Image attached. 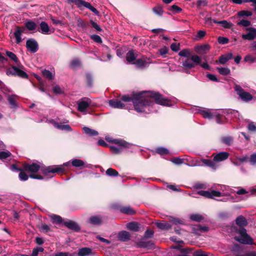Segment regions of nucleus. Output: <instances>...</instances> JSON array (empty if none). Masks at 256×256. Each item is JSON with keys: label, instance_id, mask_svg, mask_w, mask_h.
Instances as JSON below:
<instances>
[{"label": "nucleus", "instance_id": "obj_1", "mask_svg": "<svg viewBox=\"0 0 256 256\" xmlns=\"http://www.w3.org/2000/svg\"><path fill=\"white\" fill-rule=\"evenodd\" d=\"M152 99L154 100L158 104L171 106L170 101L164 98L163 96L156 92H142L133 94L132 96L124 95L122 96V100L124 102H132L135 110L138 112L148 113L152 112V106L153 102Z\"/></svg>", "mask_w": 256, "mask_h": 256}, {"label": "nucleus", "instance_id": "obj_2", "mask_svg": "<svg viewBox=\"0 0 256 256\" xmlns=\"http://www.w3.org/2000/svg\"><path fill=\"white\" fill-rule=\"evenodd\" d=\"M70 166V162H68L64 163L62 165L54 166L43 168L40 164L32 163V164H25L24 166V170L28 172L32 173L36 172L40 170H41L44 174L48 175L49 173H63L65 171L64 167Z\"/></svg>", "mask_w": 256, "mask_h": 256}, {"label": "nucleus", "instance_id": "obj_3", "mask_svg": "<svg viewBox=\"0 0 256 256\" xmlns=\"http://www.w3.org/2000/svg\"><path fill=\"white\" fill-rule=\"evenodd\" d=\"M213 156L214 159L212 160L208 159H202L201 162L204 165L215 170L218 166L216 163L226 160L228 158L229 153L222 152L216 154H213Z\"/></svg>", "mask_w": 256, "mask_h": 256}, {"label": "nucleus", "instance_id": "obj_4", "mask_svg": "<svg viewBox=\"0 0 256 256\" xmlns=\"http://www.w3.org/2000/svg\"><path fill=\"white\" fill-rule=\"evenodd\" d=\"M109 142L116 145L110 146L112 152L116 154H120L124 149L129 148L130 146V144L122 139H114Z\"/></svg>", "mask_w": 256, "mask_h": 256}, {"label": "nucleus", "instance_id": "obj_5", "mask_svg": "<svg viewBox=\"0 0 256 256\" xmlns=\"http://www.w3.org/2000/svg\"><path fill=\"white\" fill-rule=\"evenodd\" d=\"M238 232L240 236H235V240L239 242L244 244L252 245L253 244V240L252 238L248 234L246 230L244 228L240 229Z\"/></svg>", "mask_w": 256, "mask_h": 256}, {"label": "nucleus", "instance_id": "obj_6", "mask_svg": "<svg viewBox=\"0 0 256 256\" xmlns=\"http://www.w3.org/2000/svg\"><path fill=\"white\" fill-rule=\"evenodd\" d=\"M202 116L205 118L212 119L216 118V122L218 124L222 123L220 116H222L221 112L218 110H202L200 112Z\"/></svg>", "mask_w": 256, "mask_h": 256}, {"label": "nucleus", "instance_id": "obj_7", "mask_svg": "<svg viewBox=\"0 0 256 256\" xmlns=\"http://www.w3.org/2000/svg\"><path fill=\"white\" fill-rule=\"evenodd\" d=\"M234 90L242 100L247 102L252 100V96L249 92H245L240 86L236 85Z\"/></svg>", "mask_w": 256, "mask_h": 256}, {"label": "nucleus", "instance_id": "obj_8", "mask_svg": "<svg viewBox=\"0 0 256 256\" xmlns=\"http://www.w3.org/2000/svg\"><path fill=\"white\" fill-rule=\"evenodd\" d=\"M78 110L84 114H86V110L91 104V100L87 98H84L77 102Z\"/></svg>", "mask_w": 256, "mask_h": 256}, {"label": "nucleus", "instance_id": "obj_9", "mask_svg": "<svg viewBox=\"0 0 256 256\" xmlns=\"http://www.w3.org/2000/svg\"><path fill=\"white\" fill-rule=\"evenodd\" d=\"M6 74L17 76L22 78H27L28 76L26 72L20 70L17 67L13 66L6 70Z\"/></svg>", "mask_w": 256, "mask_h": 256}, {"label": "nucleus", "instance_id": "obj_10", "mask_svg": "<svg viewBox=\"0 0 256 256\" xmlns=\"http://www.w3.org/2000/svg\"><path fill=\"white\" fill-rule=\"evenodd\" d=\"M198 194L203 196L211 198H216V197H220L224 195V193L216 190H212L210 192L200 190L198 192Z\"/></svg>", "mask_w": 256, "mask_h": 256}, {"label": "nucleus", "instance_id": "obj_11", "mask_svg": "<svg viewBox=\"0 0 256 256\" xmlns=\"http://www.w3.org/2000/svg\"><path fill=\"white\" fill-rule=\"evenodd\" d=\"M246 30L248 32L242 35V39L248 40H252L256 38V28H246Z\"/></svg>", "mask_w": 256, "mask_h": 256}, {"label": "nucleus", "instance_id": "obj_12", "mask_svg": "<svg viewBox=\"0 0 256 256\" xmlns=\"http://www.w3.org/2000/svg\"><path fill=\"white\" fill-rule=\"evenodd\" d=\"M150 62L149 61V59L146 58H142L137 60L133 64L136 65L138 68H143L148 67Z\"/></svg>", "mask_w": 256, "mask_h": 256}, {"label": "nucleus", "instance_id": "obj_13", "mask_svg": "<svg viewBox=\"0 0 256 256\" xmlns=\"http://www.w3.org/2000/svg\"><path fill=\"white\" fill-rule=\"evenodd\" d=\"M27 48L32 53L36 52L38 49V45L36 42L33 39H29L26 43Z\"/></svg>", "mask_w": 256, "mask_h": 256}, {"label": "nucleus", "instance_id": "obj_14", "mask_svg": "<svg viewBox=\"0 0 256 256\" xmlns=\"http://www.w3.org/2000/svg\"><path fill=\"white\" fill-rule=\"evenodd\" d=\"M48 122L53 124L54 126L58 129L70 132L72 130L71 127L68 124H62L54 122L53 120H48Z\"/></svg>", "mask_w": 256, "mask_h": 256}, {"label": "nucleus", "instance_id": "obj_15", "mask_svg": "<svg viewBox=\"0 0 256 256\" xmlns=\"http://www.w3.org/2000/svg\"><path fill=\"white\" fill-rule=\"evenodd\" d=\"M110 106L114 108H123L125 105L120 100H111L108 101Z\"/></svg>", "mask_w": 256, "mask_h": 256}, {"label": "nucleus", "instance_id": "obj_16", "mask_svg": "<svg viewBox=\"0 0 256 256\" xmlns=\"http://www.w3.org/2000/svg\"><path fill=\"white\" fill-rule=\"evenodd\" d=\"M64 224L65 226H66L68 228L74 230L76 232H78L80 230V228L78 224L74 222L69 220L68 222H64Z\"/></svg>", "mask_w": 256, "mask_h": 256}, {"label": "nucleus", "instance_id": "obj_17", "mask_svg": "<svg viewBox=\"0 0 256 256\" xmlns=\"http://www.w3.org/2000/svg\"><path fill=\"white\" fill-rule=\"evenodd\" d=\"M232 58V53H228L226 54L221 56L218 60V63L224 64H226Z\"/></svg>", "mask_w": 256, "mask_h": 256}, {"label": "nucleus", "instance_id": "obj_18", "mask_svg": "<svg viewBox=\"0 0 256 256\" xmlns=\"http://www.w3.org/2000/svg\"><path fill=\"white\" fill-rule=\"evenodd\" d=\"M40 32L44 34H48L51 32H50V28L48 24L44 22H42L40 24Z\"/></svg>", "mask_w": 256, "mask_h": 256}, {"label": "nucleus", "instance_id": "obj_19", "mask_svg": "<svg viewBox=\"0 0 256 256\" xmlns=\"http://www.w3.org/2000/svg\"><path fill=\"white\" fill-rule=\"evenodd\" d=\"M157 226L162 230H168L171 228L172 226L170 224L166 221H162V222H157L156 223Z\"/></svg>", "mask_w": 256, "mask_h": 256}, {"label": "nucleus", "instance_id": "obj_20", "mask_svg": "<svg viewBox=\"0 0 256 256\" xmlns=\"http://www.w3.org/2000/svg\"><path fill=\"white\" fill-rule=\"evenodd\" d=\"M137 55L134 53L133 50H130L126 56V60L129 63H134V61L136 60L137 57Z\"/></svg>", "mask_w": 256, "mask_h": 256}, {"label": "nucleus", "instance_id": "obj_21", "mask_svg": "<svg viewBox=\"0 0 256 256\" xmlns=\"http://www.w3.org/2000/svg\"><path fill=\"white\" fill-rule=\"evenodd\" d=\"M102 222L101 217L99 216H92L88 220V222L94 225L100 224Z\"/></svg>", "mask_w": 256, "mask_h": 256}, {"label": "nucleus", "instance_id": "obj_22", "mask_svg": "<svg viewBox=\"0 0 256 256\" xmlns=\"http://www.w3.org/2000/svg\"><path fill=\"white\" fill-rule=\"evenodd\" d=\"M210 46L208 44L202 45L197 46L195 48V50L198 54L205 53L206 50H208Z\"/></svg>", "mask_w": 256, "mask_h": 256}, {"label": "nucleus", "instance_id": "obj_23", "mask_svg": "<svg viewBox=\"0 0 256 256\" xmlns=\"http://www.w3.org/2000/svg\"><path fill=\"white\" fill-rule=\"evenodd\" d=\"M130 236V234L126 231H122L118 234L119 240L124 242L128 240Z\"/></svg>", "mask_w": 256, "mask_h": 256}, {"label": "nucleus", "instance_id": "obj_24", "mask_svg": "<svg viewBox=\"0 0 256 256\" xmlns=\"http://www.w3.org/2000/svg\"><path fill=\"white\" fill-rule=\"evenodd\" d=\"M83 130L85 134L89 136H94L98 134V132L94 130L91 129L88 127L83 128Z\"/></svg>", "mask_w": 256, "mask_h": 256}, {"label": "nucleus", "instance_id": "obj_25", "mask_svg": "<svg viewBox=\"0 0 256 256\" xmlns=\"http://www.w3.org/2000/svg\"><path fill=\"white\" fill-rule=\"evenodd\" d=\"M92 253V250L90 248H82L80 249L78 252V256H86Z\"/></svg>", "mask_w": 256, "mask_h": 256}, {"label": "nucleus", "instance_id": "obj_26", "mask_svg": "<svg viewBox=\"0 0 256 256\" xmlns=\"http://www.w3.org/2000/svg\"><path fill=\"white\" fill-rule=\"evenodd\" d=\"M236 224H238L239 226H244L246 225L247 222L246 219L243 216H238L236 220Z\"/></svg>", "mask_w": 256, "mask_h": 256}, {"label": "nucleus", "instance_id": "obj_27", "mask_svg": "<svg viewBox=\"0 0 256 256\" xmlns=\"http://www.w3.org/2000/svg\"><path fill=\"white\" fill-rule=\"evenodd\" d=\"M244 61L249 64L256 62V57L250 54H248L244 58Z\"/></svg>", "mask_w": 256, "mask_h": 256}, {"label": "nucleus", "instance_id": "obj_28", "mask_svg": "<svg viewBox=\"0 0 256 256\" xmlns=\"http://www.w3.org/2000/svg\"><path fill=\"white\" fill-rule=\"evenodd\" d=\"M120 212L128 214H133L135 213L134 210L130 206L122 208H120Z\"/></svg>", "mask_w": 256, "mask_h": 256}, {"label": "nucleus", "instance_id": "obj_29", "mask_svg": "<svg viewBox=\"0 0 256 256\" xmlns=\"http://www.w3.org/2000/svg\"><path fill=\"white\" fill-rule=\"evenodd\" d=\"M127 228L130 230L137 232L138 230L139 226L137 223L132 222L128 224Z\"/></svg>", "mask_w": 256, "mask_h": 256}, {"label": "nucleus", "instance_id": "obj_30", "mask_svg": "<svg viewBox=\"0 0 256 256\" xmlns=\"http://www.w3.org/2000/svg\"><path fill=\"white\" fill-rule=\"evenodd\" d=\"M25 26L29 30H34L36 27V23L32 20H28L26 22Z\"/></svg>", "mask_w": 256, "mask_h": 256}, {"label": "nucleus", "instance_id": "obj_31", "mask_svg": "<svg viewBox=\"0 0 256 256\" xmlns=\"http://www.w3.org/2000/svg\"><path fill=\"white\" fill-rule=\"evenodd\" d=\"M22 30H21L18 28H17L16 32H14V35L16 39V42L18 44L20 43L22 40L21 38V34L22 33Z\"/></svg>", "mask_w": 256, "mask_h": 256}, {"label": "nucleus", "instance_id": "obj_32", "mask_svg": "<svg viewBox=\"0 0 256 256\" xmlns=\"http://www.w3.org/2000/svg\"><path fill=\"white\" fill-rule=\"evenodd\" d=\"M84 164V162L79 159H74L72 160V166L76 168L82 166Z\"/></svg>", "mask_w": 256, "mask_h": 256}, {"label": "nucleus", "instance_id": "obj_33", "mask_svg": "<svg viewBox=\"0 0 256 256\" xmlns=\"http://www.w3.org/2000/svg\"><path fill=\"white\" fill-rule=\"evenodd\" d=\"M218 72L223 76H227L230 74V70L228 68H217Z\"/></svg>", "mask_w": 256, "mask_h": 256}, {"label": "nucleus", "instance_id": "obj_34", "mask_svg": "<svg viewBox=\"0 0 256 256\" xmlns=\"http://www.w3.org/2000/svg\"><path fill=\"white\" fill-rule=\"evenodd\" d=\"M16 96L15 95H12V96H8V98L9 104L13 108H15L16 106Z\"/></svg>", "mask_w": 256, "mask_h": 256}, {"label": "nucleus", "instance_id": "obj_35", "mask_svg": "<svg viewBox=\"0 0 256 256\" xmlns=\"http://www.w3.org/2000/svg\"><path fill=\"white\" fill-rule=\"evenodd\" d=\"M237 24L244 27L250 26L251 25V22L246 20H242L237 22Z\"/></svg>", "mask_w": 256, "mask_h": 256}, {"label": "nucleus", "instance_id": "obj_36", "mask_svg": "<svg viewBox=\"0 0 256 256\" xmlns=\"http://www.w3.org/2000/svg\"><path fill=\"white\" fill-rule=\"evenodd\" d=\"M106 174L108 176H118V172L114 170L113 168H108L106 171Z\"/></svg>", "mask_w": 256, "mask_h": 256}, {"label": "nucleus", "instance_id": "obj_37", "mask_svg": "<svg viewBox=\"0 0 256 256\" xmlns=\"http://www.w3.org/2000/svg\"><path fill=\"white\" fill-rule=\"evenodd\" d=\"M214 22L220 24L224 28H230L231 26V24L224 20L222 21L214 20Z\"/></svg>", "mask_w": 256, "mask_h": 256}, {"label": "nucleus", "instance_id": "obj_38", "mask_svg": "<svg viewBox=\"0 0 256 256\" xmlns=\"http://www.w3.org/2000/svg\"><path fill=\"white\" fill-rule=\"evenodd\" d=\"M190 218L196 222H200L203 220V217L199 214H192L190 215Z\"/></svg>", "mask_w": 256, "mask_h": 256}, {"label": "nucleus", "instance_id": "obj_39", "mask_svg": "<svg viewBox=\"0 0 256 256\" xmlns=\"http://www.w3.org/2000/svg\"><path fill=\"white\" fill-rule=\"evenodd\" d=\"M154 244L151 242H142L140 244V246L146 248H150L153 247Z\"/></svg>", "mask_w": 256, "mask_h": 256}, {"label": "nucleus", "instance_id": "obj_40", "mask_svg": "<svg viewBox=\"0 0 256 256\" xmlns=\"http://www.w3.org/2000/svg\"><path fill=\"white\" fill-rule=\"evenodd\" d=\"M42 74L46 78L49 80H52L54 78V74L46 70H44L42 71Z\"/></svg>", "mask_w": 256, "mask_h": 256}, {"label": "nucleus", "instance_id": "obj_41", "mask_svg": "<svg viewBox=\"0 0 256 256\" xmlns=\"http://www.w3.org/2000/svg\"><path fill=\"white\" fill-rule=\"evenodd\" d=\"M206 34V32L204 30H199L198 31L197 34L196 36L194 38V40H198L200 39H202Z\"/></svg>", "mask_w": 256, "mask_h": 256}, {"label": "nucleus", "instance_id": "obj_42", "mask_svg": "<svg viewBox=\"0 0 256 256\" xmlns=\"http://www.w3.org/2000/svg\"><path fill=\"white\" fill-rule=\"evenodd\" d=\"M156 150L158 154L160 155H164L168 154V150L166 148L162 147L158 148Z\"/></svg>", "mask_w": 256, "mask_h": 256}, {"label": "nucleus", "instance_id": "obj_43", "mask_svg": "<svg viewBox=\"0 0 256 256\" xmlns=\"http://www.w3.org/2000/svg\"><path fill=\"white\" fill-rule=\"evenodd\" d=\"M12 155L11 153L8 151H4V152H0V160H4L6 159L8 157H10Z\"/></svg>", "mask_w": 256, "mask_h": 256}, {"label": "nucleus", "instance_id": "obj_44", "mask_svg": "<svg viewBox=\"0 0 256 256\" xmlns=\"http://www.w3.org/2000/svg\"><path fill=\"white\" fill-rule=\"evenodd\" d=\"M51 218L53 223L60 224L62 222V218L59 216L53 214L51 216Z\"/></svg>", "mask_w": 256, "mask_h": 256}, {"label": "nucleus", "instance_id": "obj_45", "mask_svg": "<svg viewBox=\"0 0 256 256\" xmlns=\"http://www.w3.org/2000/svg\"><path fill=\"white\" fill-rule=\"evenodd\" d=\"M233 3L236 4H241L243 2H252L254 4L256 5V0H232Z\"/></svg>", "mask_w": 256, "mask_h": 256}, {"label": "nucleus", "instance_id": "obj_46", "mask_svg": "<svg viewBox=\"0 0 256 256\" xmlns=\"http://www.w3.org/2000/svg\"><path fill=\"white\" fill-rule=\"evenodd\" d=\"M190 60L196 64H200L201 59H200V57L197 55H192L190 57Z\"/></svg>", "mask_w": 256, "mask_h": 256}, {"label": "nucleus", "instance_id": "obj_47", "mask_svg": "<svg viewBox=\"0 0 256 256\" xmlns=\"http://www.w3.org/2000/svg\"><path fill=\"white\" fill-rule=\"evenodd\" d=\"M18 177L20 180L26 181L28 180V176L24 171L21 170L19 174Z\"/></svg>", "mask_w": 256, "mask_h": 256}, {"label": "nucleus", "instance_id": "obj_48", "mask_svg": "<svg viewBox=\"0 0 256 256\" xmlns=\"http://www.w3.org/2000/svg\"><path fill=\"white\" fill-rule=\"evenodd\" d=\"M182 66L187 68H192L194 67V64L189 60H185L182 62Z\"/></svg>", "mask_w": 256, "mask_h": 256}, {"label": "nucleus", "instance_id": "obj_49", "mask_svg": "<svg viewBox=\"0 0 256 256\" xmlns=\"http://www.w3.org/2000/svg\"><path fill=\"white\" fill-rule=\"evenodd\" d=\"M190 54V52L188 49H184L179 52L178 55L180 56L188 57Z\"/></svg>", "mask_w": 256, "mask_h": 256}, {"label": "nucleus", "instance_id": "obj_50", "mask_svg": "<svg viewBox=\"0 0 256 256\" xmlns=\"http://www.w3.org/2000/svg\"><path fill=\"white\" fill-rule=\"evenodd\" d=\"M6 54L11 60H13L16 62H18V58H17L16 55L14 53H13L11 52L7 51L6 52Z\"/></svg>", "mask_w": 256, "mask_h": 256}, {"label": "nucleus", "instance_id": "obj_51", "mask_svg": "<svg viewBox=\"0 0 256 256\" xmlns=\"http://www.w3.org/2000/svg\"><path fill=\"white\" fill-rule=\"evenodd\" d=\"M232 138L230 136L224 137L222 139V142L227 145H230L232 142Z\"/></svg>", "mask_w": 256, "mask_h": 256}, {"label": "nucleus", "instance_id": "obj_52", "mask_svg": "<svg viewBox=\"0 0 256 256\" xmlns=\"http://www.w3.org/2000/svg\"><path fill=\"white\" fill-rule=\"evenodd\" d=\"M44 250V248L42 247L36 248L33 250L32 256H38V253L42 252Z\"/></svg>", "mask_w": 256, "mask_h": 256}, {"label": "nucleus", "instance_id": "obj_53", "mask_svg": "<svg viewBox=\"0 0 256 256\" xmlns=\"http://www.w3.org/2000/svg\"><path fill=\"white\" fill-rule=\"evenodd\" d=\"M184 159L178 157L174 158L172 160V162L176 164H180L184 163Z\"/></svg>", "mask_w": 256, "mask_h": 256}, {"label": "nucleus", "instance_id": "obj_54", "mask_svg": "<svg viewBox=\"0 0 256 256\" xmlns=\"http://www.w3.org/2000/svg\"><path fill=\"white\" fill-rule=\"evenodd\" d=\"M154 12L158 16H162L163 14V10L162 7L156 6L153 8Z\"/></svg>", "mask_w": 256, "mask_h": 256}, {"label": "nucleus", "instance_id": "obj_55", "mask_svg": "<svg viewBox=\"0 0 256 256\" xmlns=\"http://www.w3.org/2000/svg\"><path fill=\"white\" fill-rule=\"evenodd\" d=\"M90 38L92 40L98 44L102 42V40L101 38L98 35L93 34L90 36Z\"/></svg>", "mask_w": 256, "mask_h": 256}, {"label": "nucleus", "instance_id": "obj_56", "mask_svg": "<svg viewBox=\"0 0 256 256\" xmlns=\"http://www.w3.org/2000/svg\"><path fill=\"white\" fill-rule=\"evenodd\" d=\"M218 43L224 44L228 42V39L226 38L219 36L218 39Z\"/></svg>", "mask_w": 256, "mask_h": 256}, {"label": "nucleus", "instance_id": "obj_57", "mask_svg": "<svg viewBox=\"0 0 256 256\" xmlns=\"http://www.w3.org/2000/svg\"><path fill=\"white\" fill-rule=\"evenodd\" d=\"M252 15V12L250 11L242 10L238 12V16H250Z\"/></svg>", "mask_w": 256, "mask_h": 256}, {"label": "nucleus", "instance_id": "obj_58", "mask_svg": "<svg viewBox=\"0 0 256 256\" xmlns=\"http://www.w3.org/2000/svg\"><path fill=\"white\" fill-rule=\"evenodd\" d=\"M80 64V61L78 59H74L70 63V66L73 68L77 67Z\"/></svg>", "mask_w": 256, "mask_h": 256}, {"label": "nucleus", "instance_id": "obj_59", "mask_svg": "<svg viewBox=\"0 0 256 256\" xmlns=\"http://www.w3.org/2000/svg\"><path fill=\"white\" fill-rule=\"evenodd\" d=\"M194 229L198 230L202 232H206L208 230V228L206 226H202L199 224L195 226Z\"/></svg>", "mask_w": 256, "mask_h": 256}, {"label": "nucleus", "instance_id": "obj_60", "mask_svg": "<svg viewBox=\"0 0 256 256\" xmlns=\"http://www.w3.org/2000/svg\"><path fill=\"white\" fill-rule=\"evenodd\" d=\"M208 4V2L206 0H198L197 2V6L200 8L202 6H206Z\"/></svg>", "mask_w": 256, "mask_h": 256}, {"label": "nucleus", "instance_id": "obj_61", "mask_svg": "<svg viewBox=\"0 0 256 256\" xmlns=\"http://www.w3.org/2000/svg\"><path fill=\"white\" fill-rule=\"evenodd\" d=\"M248 130L250 132H256V126L253 122H250L248 126Z\"/></svg>", "mask_w": 256, "mask_h": 256}, {"label": "nucleus", "instance_id": "obj_62", "mask_svg": "<svg viewBox=\"0 0 256 256\" xmlns=\"http://www.w3.org/2000/svg\"><path fill=\"white\" fill-rule=\"evenodd\" d=\"M170 48L174 52H178L180 50V44L172 43L170 46Z\"/></svg>", "mask_w": 256, "mask_h": 256}, {"label": "nucleus", "instance_id": "obj_63", "mask_svg": "<svg viewBox=\"0 0 256 256\" xmlns=\"http://www.w3.org/2000/svg\"><path fill=\"white\" fill-rule=\"evenodd\" d=\"M40 230L44 232H48L50 230V226L46 224L41 226Z\"/></svg>", "mask_w": 256, "mask_h": 256}, {"label": "nucleus", "instance_id": "obj_64", "mask_svg": "<svg viewBox=\"0 0 256 256\" xmlns=\"http://www.w3.org/2000/svg\"><path fill=\"white\" fill-rule=\"evenodd\" d=\"M250 164L252 165L256 164V153L252 154L250 156Z\"/></svg>", "mask_w": 256, "mask_h": 256}]
</instances>
